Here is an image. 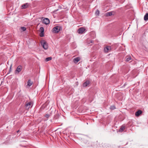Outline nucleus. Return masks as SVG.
I'll return each instance as SVG.
<instances>
[{
  "label": "nucleus",
  "mask_w": 148,
  "mask_h": 148,
  "mask_svg": "<svg viewBox=\"0 0 148 148\" xmlns=\"http://www.w3.org/2000/svg\"><path fill=\"white\" fill-rule=\"evenodd\" d=\"M40 43L43 48L45 49H47L48 48V46L47 42L44 40H41Z\"/></svg>",
  "instance_id": "f257e3e1"
},
{
  "label": "nucleus",
  "mask_w": 148,
  "mask_h": 148,
  "mask_svg": "<svg viewBox=\"0 0 148 148\" xmlns=\"http://www.w3.org/2000/svg\"><path fill=\"white\" fill-rule=\"evenodd\" d=\"M60 27L59 26H56L54 27L52 29V32L53 33H57L60 31Z\"/></svg>",
  "instance_id": "f03ea898"
},
{
  "label": "nucleus",
  "mask_w": 148,
  "mask_h": 148,
  "mask_svg": "<svg viewBox=\"0 0 148 148\" xmlns=\"http://www.w3.org/2000/svg\"><path fill=\"white\" fill-rule=\"evenodd\" d=\"M22 69V66L21 65H19L17 67L16 70L15 71V74H17L19 73V72L21 71Z\"/></svg>",
  "instance_id": "7ed1b4c3"
},
{
  "label": "nucleus",
  "mask_w": 148,
  "mask_h": 148,
  "mask_svg": "<svg viewBox=\"0 0 148 148\" xmlns=\"http://www.w3.org/2000/svg\"><path fill=\"white\" fill-rule=\"evenodd\" d=\"M111 50V47L110 46H108L105 47L104 49V51L105 52L107 53L108 51H110Z\"/></svg>",
  "instance_id": "20e7f679"
},
{
  "label": "nucleus",
  "mask_w": 148,
  "mask_h": 148,
  "mask_svg": "<svg viewBox=\"0 0 148 148\" xmlns=\"http://www.w3.org/2000/svg\"><path fill=\"white\" fill-rule=\"evenodd\" d=\"M42 22L44 24L47 25L49 23L50 21L48 18H44L42 20Z\"/></svg>",
  "instance_id": "39448f33"
},
{
  "label": "nucleus",
  "mask_w": 148,
  "mask_h": 148,
  "mask_svg": "<svg viewBox=\"0 0 148 148\" xmlns=\"http://www.w3.org/2000/svg\"><path fill=\"white\" fill-rule=\"evenodd\" d=\"M29 4L28 3H25L21 6V9H24L27 8L29 5Z\"/></svg>",
  "instance_id": "423d86ee"
},
{
  "label": "nucleus",
  "mask_w": 148,
  "mask_h": 148,
  "mask_svg": "<svg viewBox=\"0 0 148 148\" xmlns=\"http://www.w3.org/2000/svg\"><path fill=\"white\" fill-rule=\"evenodd\" d=\"M32 104L31 102H29L28 103H26L25 105V108L26 109H28L31 107V106Z\"/></svg>",
  "instance_id": "0eeeda50"
},
{
  "label": "nucleus",
  "mask_w": 148,
  "mask_h": 148,
  "mask_svg": "<svg viewBox=\"0 0 148 148\" xmlns=\"http://www.w3.org/2000/svg\"><path fill=\"white\" fill-rule=\"evenodd\" d=\"M85 29L84 28H81L78 29L77 32L79 34H82L85 30Z\"/></svg>",
  "instance_id": "6e6552de"
},
{
  "label": "nucleus",
  "mask_w": 148,
  "mask_h": 148,
  "mask_svg": "<svg viewBox=\"0 0 148 148\" xmlns=\"http://www.w3.org/2000/svg\"><path fill=\"white\" fill-rule=\"evenodd\" d=\"M80 60V58L79 57H77L75 58L73 60L74 62L75 63H77Z\"/></svg>",
  "instance_id": "1a4fd4ad"
},
{
  "label": "nucleus",
  "mask_w": 148,
  "mask_h": 148,
  "mask_svg": "<svg viewBox=\"0 0 148 148\" xmlns=\"http://www.w3.org/2000/svg\"><path fill=\"white\" fill-rule=\"evenodd\" d=\"M142 113V111L141 110H139L136 112L135 113V115L136 116H139L140 114Z\"/></svg>",
  "instance_id": "9d476101"
},
{
  "label": "nucleus",
  "mask_w": 148,
  "mask_h": 148,
  "mask_svg": "<svg viewBox=\"0 0 148 148\" xmlns=\"http://www.w3.org/2000/svg\"><path fill=\"white\" fill-rule=\"evenodd\" d=\"M132 60V58L130 56H126V57L125 61L126 62H129L130 60Z\"/></svg>",
  "instance_id": "9b49d317"
},
{
  "label": "nucleus",
  "mask_w": 148,
  "mask_h": 148,
  "mask_svg": "<svg viewBox=\"0 0 148 148\" xmlns=\"http://www.w3.org/2000/svg\"><path fill=\"white\" fill-rule=\"evenodd\" d=\"M90 84V82L88 81H86L83 84V86L84 87L87 86Z\"/></svg>",
  "instance_id": "f8f14e48"
},
{
  "label": "nucleus",
  "mask_w": 148,
  "mask_h": 148,
  "mask_svg": "<svg viewBox=\"0 0 148 148\" xmlns=\"http://www.w3.org/2000/svg\"><path fill=\"white\" fill-rule=\"evenodd\" d=\"M144 20L146 21L148 20V13L146 14L144 18Z\"/></svg>",
  "instance_id": "ddd939ff"
},
{
  "label": "nucleus",
  "mask_w": 148,
  "mask_h": 148,
  "mask_svg": "<svg viewBox=\"0 0 148 148\" xmlns=\"http://www.w3.org/2000/svg\"><path fill=\"white\" fill-rule=\"evenodd\" d=\"M27 85L30 86H31L33 84V82H32L29 79L28 80V82H27Z\"/></svg>",
  "instance_id": "4468645a"
},
{
  "label": "nucleus",
  "mask_w": 148,
  "mask_h": 148,
  "mask_svg": "<svg viewBox=\"0 0 148 148\" xmlns=\"http://www.w3.org/2000/svg\"><path fill=\"white\" fill-rule=\"evenodd\" d=\"M125 127L124 126H122L120 128L119 131L120 132H123L125 129Z\"/></svg>",
  "instance_id": "2eb2a0df"
},
{
  "label": "nucleus",
  "mask_w": 148,
  "mask_h": 148,
  "mask_svg": "<svg viewBox=\"0 0 148 148\" xmlns=\"http://www.w3.org/2000/svg\"><path fill=\"white\" fill-rule=\"evenodd\" d=\"M52 59V58L51 57L47 58H46L45 60L47 62L51 60Z\"/></svg>",
  "instance_id": "dca6fc26"
},
{
  "label": "nucleus",
  "mask_w": 148,
  "mask_h": 148,
  "mask_svg": "<svg viewBox=\"0 0 148 148\" xmlns=\"http://www.w3.org/2000/svg\"><path fill=\"white\" fill-rule=\"evenodd\" d=\"M112 15V12H108L106 13V15L107 16H109Z\"/></svg>",
  "instance_id": "f3484780"
},
{
  "label": "nucleus",
  "mask_w": 148,
  "mask_h": 148,
  "mask_svg": "<svg viewBox=\"0 0 148 148\" xmlns=\"http://www.w3.org/2000/svg\"><path fill=\"white\" fill-rule=\"evenodd\" d=\"M40 32H42H42H44V28L42 27H40Z\"/></svg>",
  "instance_id": "a211bd4d"
},
{
  "label": "nucleus",
  "mask_w": 148,
  "mask_h": 148,
  "mask_svg": "<svg viewBox=\"0 0 148 148\" xmlns=\"http://www.w3.org/2000/svg\"><path fill=\"white\" fill-rule=\"evenodd\" d=\"M21 29L23 31H24L26 30V28L25 27H21Z\"/></svg>",
  "instance_id": "6ab92c4d"
},
{
  "label": "nucleus",
  "mask_w": 148,
  "mask_h": 148,
  "mask_svg": "<svg viewBox=\"0 0 148 148\" xmlns=\"http://www.w3.org/2000/svg\"><path fill=\"white\" fill-rule=\"evenodd\" d=\"M115 108V106H111L110 107V109L111 110H114Z\"/></svg>",
  "instance_id": "aec40b11"
},
{
  "label": "nucleus",
  "mask_w": 148,
  "mask_h": 148,
  "mask_svg": "<svg viewBox=\"0 0 148 148\" xmlns=\"http://www.w3.org/2000/svg\"><path fill=\"white\" fill-rule=\"evenodd\" d=\"M99 12L98 10H97L95 12V14L98 15L99 14Z\"/></svg>",
  "instance_id": "412c9836"
},
{
  "label": "nucleus",
  "mask_w": 148,
  "mask_h": 148,
  "mask_svg": "<svg viewBox=\"0 0 148 148\" xmlns=\"http://www.w3.org/2000/svg\"><path fill=\"white\" fill-rule=\"evenodd\" d=\"M50 116V114H46L45 115V117H46V118H48Z\"/></svg>",
  "instance_id": "4be33fe9"
},
{
  "label": "nucleus",
  "mask_w": 148,
  "mask_h": 148,
  "mask_svg": "<svg viewBox=\"0 0 148 148\" xmlns=\"http://www.w3.org/2000/svg\"><path fill=\"white\" fill-rule=\"evenodd\" d=\"M40 36L41 37L44 36V32L42 33V32H40Z\"/></svg>",
  "instance_id": "5701e85b"
},
{
  "label": "nucleus",
  "mask_w": 148,
  "mask_h": 148,
  "mask_svg": "<svg viewBox=\"0 0 148 148\" xmlns=\"http://www.w3.org/2000/svg\"><path fill=\"white\" fill-rule=\"evenodd\" d=\"M93 42H93V40H91L90 41V42H89L88 43V44H90V45H90V43H93Z\"/></svg>",
  "instance_id": "b1692460"
},
{
  "label": "nucleus",
  "mask_w": 148,
  "mask_h": 148,
  "mask_svg": "<svg viewBox=\"0 0 148 148\" xmlns=\"http://www.w3.org/2000/svg\"><path fill=\"white\" fill-rule=\"evenodd\" d=\"M12 65H11L10 67V71H11V68H12Z\"/></svg>",
  "instance_id": "393cba45"
},
{
  "label": "nucleus",
  "mask_w": 148,
  "mask_h": 148,
  "mask_svg": "<svg viewBox=\"0 0 148 148\" xmlns=\"http://www.w3.org/2000/svg\"><path fill=\"white\" fill-rule=\"evenodd\" d=\"M19 132V130H18L17 131V133H18V132Z\"/></svg>",
  "instance_id": "a878e982"
}]
</instances>
